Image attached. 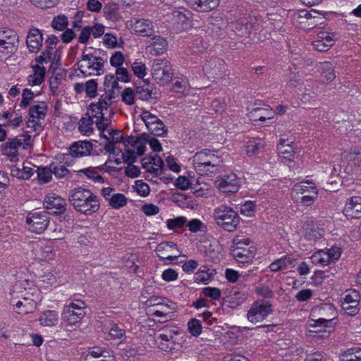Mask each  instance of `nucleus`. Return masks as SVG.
I'll use <instances>...</instances> for the list:
<instances>
[{"mask_svg": "<svg viewBox=\"0 0 361 361\" xmlns=\"http://www.w3.org/2000/svg\"><path fill=\"white\" fill-rule=\"evenodd\" d=\"M159 332L155 341L163 351L178 350L186 342V333L177 326H165Z\"/></svg>", "mask_w": 361, "mask_h": 361, "instance_id": "obj_1", "label": "nucleus"}, {"mask_svg": "<svg viewBox=\"0 0 361 361\" xmlns=\"http://www.w3.org/2000/svg\"><path fill=\"white\" fill-rule=\"evenodd\" d=\"M221 162L220 157L208 149L197 152L193 157L195 169L199 173H216Z\"/></svg>", "mask_w": 361, "mask_h": 361, "instance_id": "obj_2", "label": "nucleus"}, {"mask_svg": "<svg viewBox=\"0 0 361 361\" xmlns=\"http://www.w3.org/2000/svg\"><path fill=\"white\" fill-rule=\"evenodd\" d=\"M213 214L216 224L229 232L235 230L240 221L238 214L226 205H221L216 208Z\"/></svg>", "mask_w": 361, "mask_h": 361, "instance_id": "obj_3", "label": "nucleus"}, {"mask_svg": "<svg viewBox=\"0 0 361 361\" xmlns=\"http://www.w3.org/2000/svg\"><path fill=\"white\" fill-rule=\"evenodd\" d=\"M11 305L16 307L18 314H27L32 313L37 307V302L26 294H23L21 287L16 284L11 291Z\"/></svg>", "mask_w": 361, "mask_h": 361, "instance_id": "obj_4", "label": "nucleus"}, {"mask_svg": "<svg viewBox=\"0 0 361 361\" xmlns=\"http://www.w3.org/2000/svg\"><path fill=\"white\" fill-rule=\"evenodd\" d=\"M105 62L106 61L99 56L83 52L81 59L78 63V68L85 75H100L104 72V64Z\"/></svg>", "mask_w": 361, "mask_h": 361, "instance_id": "obj_5", "label": "nucleus"}, {"mask_svg": "<svg viewBox=\"0 0 361 361\" xmlns=\"http://www.w3.org/2000/svg\"><path fill=\"white\" fill-rule=\"evenodd\" d=\"M251 241L247 238L235 236L233 240L232 255L240 263L248 262L255 257V248L249 247Z\"/></svg>", "mask_w": 361, "mask_h": 361, "instance_id": "obj_6", "label": "nucleus"}, {"mask_svg": "<svg viewBox=\"0 0 361 361\" xmlns=\"http://www.w3.org/2000/svg\"><path fill=\"white\" fill-rule=\"evenodd\" d=\"M86 305L80 299L73 300L70 304L63 307L61 312L62 320L70 324H75L80 322L85 315V308Z\"/></svg>", "mask_w": 361, "mask_h": 361, "instance_id": "obj_7", "label": "nucleus"}, {"mask_svg": "<svg viewBox=\"0 0 361 361\" xmlns=\"http://www.w3.org/2000/svg\"><path fill=\"white\" fill-rule=\"evenodd\" d=\"M19 44L17 32L8 27L0 28V53L10 56L18 49Z\"/></svg>", "mask_w": 361, "mask_h": 361, "instance_id": "obj_8", "label": "nucleus"}, {"mask_svg": "<svg viewBox=\"0 0 361 361\" xmlns=\"http://www.w3.org/2000/svg\"><path fill=\"white\" fill-rule=\"evenodd\" d=\"M273 312L272 305L269 301L257 300L254 302L247 311V318L252 324H257Z\"/></svg>", "mask_w": 361, "mask_h": 361, "instance_id": "obj_9", "label": "nucleus"}, {"mask_svg": "<svg viewBox=\"0 0 361 361\" xmlns=\"http://www.w3.org/2000/svg\"><path fill=\"white\" fill-rule=\"evenodd\" d=\"M172 68L166 60H156L152 67V75L157 83L164 85L168 84L172 79Z\"/></svg>", "mask_w": 361, "mask_h": 361, "instance_id": "obj_10", "label": "nucleus"}, {"mask_svg": "<svg viewBox=\"0 0 361 361\" xmlns=\"http://www.w3.org/2000/svg\"><path fill=\"white\" fill-rule=\"evenodd\" d=\"M317 313L323 317L317 319H312V322L310 324L311 327L323 326V327H332V321L334 319V314H335L333 306L324 304L317 309H315L311 316L314 317V313Z\"/></svg>", "mask_w": 361, "mask_h": 361, "instance_id": "obj_11", "label": "nucleus"}, {"mask_svg": "<svg viewBox=\"0 0 361 361\" xmlns=\"http://www.w3.org/2000/svg\"><path fill=\"white\" fill-rule=\"evenodd\" d=\"M26 222L32 232L41 233L47 228L49 217L46 212H35L28 214Z\"/></svg>", "mask_w": 361, "mask_h": 361, "instance_id": "obj_12", "label": "nucleus"}, {"mask_svg": "<svg viewBox=\"0 0 361 361\" xmlns=\"http://www.w3.org/2000/svg\"><path fill=\"white\" fill-rule=\"evenodd\" d=\"M215 185L224 193L237 192L240 188V182L235 173L218 176L215 180Z\"/></svg>", "mask_w": 361, "mask_h": 361, "instance_id": "obj_13", "label": "nucleus"}, {"mask_svg": "<svg viewBox=\"0 0 361 361\" xmlns=\"http://www.w3.org/2000/svg\"><path fill=\"white\" fill-rule=\"evenodd\" d=\"M135 94L140 99L149 101L152 99H157L159 92V89L154 83L149 80H143L137 84Z\"/></svg>", "mask_w": 361, "mask_h": 361, "instance_id": "obj_14", "label": "nucleus"}, {"mask_svg": "<svg viewBox=\"0 0 361 361\" xmlns=\"http://www.w3.org/2000/svg\"><path fill=\"white\" fill-rule=\"evenodd\" d=\"M44 207L54 214H64L66 212V201L56 194L47 195L43 201Z\"/></svg>", "mask_w": 361, "mask_h": 361, "instance_id": "obj_15", "label": "nucleus"}, {"mask_svg": "<svg viewBox=\"0 0 361 361\" xmlns=\"http://www.w3.org/2000/svg\"><path fill=\"white\" fill-rule=\"evenodd\" d=\"M157 256L164 260L172 262L177 259L180 252L176 248V245L173 242H162L156 248Z\"/></svg>", "mask_w": 361, "mask_h": 361, "instance_id": "obj_16", "label": "nucleus"}, {"mask_svg": "<svg viewBox=\"0 0 361 361\" xmlns=\"http://www.w3.org/2000/svg\"><path fill=\"white\" fill-rule=\"evenodd\" d=\"M100 207L99 198L91 191L81 204L75 209L86 216L97 212Z\"/></svg>", "mask_w": 361, "mask_h": 361, "instance_id": "obj_17", "label": "nucleus"}, {"mask_svg": "<svg viewBox=\"0 0 361 361\" xmlns=\"http://www.w3.org/2000/svg\"><path fill=\"white\" fill-rule=\"evenodd\" d=\"M94 104H96V103H92L90 105L89 110L92 111V116L97 118L95 121L97 128L102 132V133H103V132L107 128L109 124L111 123V116H114V112L111 110L109 117H106L105 116V111H108L109 107L104 108L99 106V107H101L99 108L100 109L97 111V109L96 107L93 106Z\"/></svg>", "mask_w": 361, "mask_h": 361, "instance_id": "obj_18", "label": "nucleus"}, {"mask_svg": "<svg viewBox=\"0 0 361 361\" xmlns=\"http://www.w3.org/2000/svg\"><path fill=\"white\" fill-rule=\"evenodd\" d=\"M348 219H359L361 217V197L354 196L348 199L343 210Z\"/></svg>", "mask_w": 361, "mask_h": 361, "instance_id": "obj_19", "label": "nucleus"}, {"mask_svg": "<svg viewBox=\"0 0 361 361\" xmlns=\"http://www.w3.org/2000/svg\"><path fill=\"white\" fill-rule=\"evenodd\" d=\"M335 43L333 35L326 31L322 30L317 34V38L313 40L312 45L319 51H328Z\"/></svg>", "mask_w": 361, "mask_h": 361, "instance_id": "obj_20", "label": "nucleus"}, {"mask_svg": "<svg viewBox=\"0 0 361 361\" xmlns=\"http://www.w3.org/2000/svg\"><path fill=\"white\" fill-rule=\"evenodd\" d=\"M132 28L135 33L142 37H149L154 33L153 23L147 19H135Z\"/></svg>", "mask_w": 361, "mask_h": 361, "instance_id": "obj_21", "label": "nucleus"}, {"mask_svg": "<svg viewBox=\"0 0 361 361\" xmlns=\"http://www.w3.org/2000/svg\"><path fill=\"white\" fill-rule=\"evenodd\" d=\"M23 142L21 139L13 138L8 140L2 145L3 154L7 156L11 161L18 160V149L22 146Z\"/></svg>", "mask_w": 361, "mask_h": 361, "instance_id": "obj_22", "label": "nucleus"}, {"mask_svg": "<svg viewBox=\"0 0 361 361\" xmlns=\"http://www.w3.org/2000/svg\"><path fill=\"white\" fill-rule=\"evenodd\" d=\"M42 34L39 29L32 28L29 31L27 35L26 44L31 52H38L42 45Z\"/></svg>", "mask_w": 361, "mask_h": 361, "instance_id": "obj_23", "label": "nucleus"}, {"mask_svg": "<svg viewBox=\"0 0 361 361\" xmlns=\"http://www.w3.org/2000/svg\"><path fill=\"white\" fill-rule=\"evenodd\" d=\"M119 88L118 80L116 78L112 85H111V88L106 89V93L102 94L99 99V101L96 102V104H94L93 106H95L98 111L100 109L99 106L102 107H109L112 102L111 100L115 98V90Z\"/></svg>", "mask_w": 361, "mask_h": 361, "instance_id": "obj_24", "label": "nucleus"}, {"mask_svg": "<svg viewBox=\"0 0 361 361\" xmlns=\"http://www.w3.org/2000/svg\"><path fill=\"white\" fill-rule=\"evenodd\" d=\"M69 149L71 156L81 157L90 154L92 144L89 141H77L71 145Z\"/></svg>", "mask_w": 361, "mask_h": 361, "instance_id": "obj_25", "label": "nucleus"}, {"mask_svg": "<svg viewBox=\"0 0 361 361\" xmlns=\"http://www.w3.org/2000/svg\"><path fill=\"white\" fill-rule=\"evenodd\" d=\"M149 42V44L147 48L149 49L150 54L155 56L164 54L168 47V42L166 38L160 35L154 36Z\"/></svg>", "mask_w": 361, "mask_h": 361, "instance_id": "obj_26", "label": "nucleus"}, {"mask_svg": "<svg viewBox=\"0 0 361 361\" xmlns=\"http://www.w3.org/2000/svg\"><path fill=\"white\" fill-rule=\"evenodd\" d=\"M193 9L200 12H209L215 9L219 4V0H185Z\"/></svg>", "mask_w": 361, "mask_h": 361, "instance_id": "obj_27", "label": "nucleus"}, {"mask_svg": "<svg viewBox=\"0 0 361 361\" xmlns=\"http://www.w3.org/2000/svg\"><path fill=\"white\" fill-rule=\"evenodd\" d=\"M91 192L90 190L78 187L71 190L68 200L74 209L77 208Z\"/></svg>", "mask_w": 361, "mask_h": 361, "instance_id": "obj_28", "label": "nucleus"}, {"mask_svg": "<svg viewBox=\"0 0 361 361\" xmlns=\"http://www.w3.org/2000/svg\"><path fill=\"white\" fill-rule=\"evenodd\" d=\"M252 17H243L238 20L235 25V29L240 35H248L250 32L256 29V22H252Z\"/></svg>", "mask_w": 361, "mask_h": 361, "instance_id": "obj_29", "label": "nucleus"}, {"mask_svg": "<svg viewBox=\"0 0 361 361\" xmlns=\"http://www.w3.org/2000/svg\"><path fill=\"white\" fill-rule=\"evenodd\" d=\"M35 247H33V250L35 252V257L39 260H49L53 258V247L51 245L48 244H36Z\"/></svg>", "mask_w": 361, "mask_h": 361, "instance_id": "obj_30", "label": "nucleus"}, {"mask_svg": "<svg viewBox=\"0 0 361 361\" xmlns=\"http://www.w3.org/2000/svg\"><path fill=\"white\" fill-rule=\"evenodd\" d=\"M224 66V61L220 59H212L203 66V71L212 77H219L221 71L219 68Z\"/></svg>", "mask_w": 361, "mask_h": 361, "instance_id": "obj_31", "label": "nucleus"}, {"mask_svg": "<svg viewBox=\"0 0 361 361\" xmlns=\"http://www.w3.org/2000/svg\"><path fill=\"white\" fill-rule=\"evenodd\" d=\"M33 74L27 77V81L31 85H39L44 80L46 69L39 65L32 66Z\"/></svg>", "mask_w": 361, "mask_h": 361, "instance_id": "obj_32", "label": "nucleus"}, {"mask_svg": "<svg viewBox=\"0 0 361 361\" xmlns=\"http://www.w3.org/2000/svg\"><path fill=\"white\" fill-rule=\"evenodd\" d=\"M59 321L58 312L55 310H47L42 312L39 318L40 324L44 326H54Z\"/></svg>", "mask_w": 361, "mask_h": 361, "instance_id": "obj_33", "label": "nucleus"}, {"mask_svg": "<svg viewBox=\"0 0 361 361\" xmlns=\"http://www.w3.org/2000/svg\"><path fill=\"white\" fill-rule=\"evenodd\" d=\"M47 112V106L44 102L33 105L30 108L29 116L30 118L44 119Z\"/></svg>", "mask_w": 361, "mask_h": 361, "instance_id": "obj_34", "label": "nucleus"}, {"mask_svg": "<svg viewBox=\"0 0 361 361\" xmlns=\"http://www.w3.org/2000/svg\"><path fill=\"white\" fill-rule=\"evenodd\" d=\"M93 118L94 116H92V111H91V114L88 117H82L80 120L78 129L81 133L89 135L93 132Z\"/></svg>", "mask_w": 361, "mask_h": 361, "instance_id": "obj_35", "label": "nucleus"}, {"mask_svg": "<svg viewBox=\"0 0 361 361\" xmlns=\"http://www.w3.org/2000/svg\"><path fill=\"white\" fill-rule=\"evenodd\" d=\"M345 159L348 164L353 165L355 167L361 166V148H352L346 154Z\"/></svg>", "mask_w": 361, "mask_h": 361, "instance_id": "obj_36", "label": "nucleus"}, {"mask_svg": "<svg viewBox=\"0 0 361 361\" xmlns=\"http://www.w3.org/2000/svg\"><path fill=\"white\" fill-rule=\"evenodd\" d=\"M312 85L305 86V91L302 94L301 100L307 102L310 99H316L319 95L318 85L317 82H312Z\"/></svg>", "mask_w": 361, "mask_h": 361, "instance_id": "obj_37", "label": "nucleus"}, {"mask_svg": "<svg viewBox=\"0 0 361 361\" xmlns=\"http://www.w3.org/2000/svg\"><path fill=\"white\" fill-rule=\"evenodd\" d=\"M341 361H361V348L348 349L342 354Z\"/></svg>", "mask_w": 361, "mask_h": 361, "instance_id": "obj_38", "label": "nucleus"}, {"mask_svg": "<svg viewBox=\"0 0 361 361\" xmlns=\"http://www.w3.org/2000/svg\"><path fill=\"white\" fill-rule=\"evenodd\" d=\"M128 200L122 193H116L112 195L109 198V204L114 209H119L127 204Z\"/></svg>", "mask_w": 361, "mask_h": 361, "instance_id": "obj_39", "label": "nucleus"}, {"mask_svg": "<svg viewBox=\"0 0 361 361\" xmlns=\"http://www.w3.org/2000/svg\"><path fill=\"white\" fill-rule=\"evenodd\" d=\"M279 153L281 154L283 159L292 161L293 159V147L289 144L286 145L284 140H281L277 146Z\"/></svg>", "mask_w": 361, "mask_h": 361, "instance_id": "obj_40", "label": "nucleus"}, {"mask_svg": "<svg viewBox=\"0 0 361 361\" xmlns=\"http://www.w3.org/2000/svg\"><path fill=\"white\" fill-rule=\"evenodd\" d=\"M190 88V85L186 78H178L173 83L172 91L182 94H185Z\"/></svg>", "mask_w": 361, "mask_h": 361, "instance_id": "obj_41", "label": "nucleus"}, {"mask_svg": "<svg viewBox=\"0 0 361 361\" xmlns=\"http://www.w3.org/2000/svg\"><path fill=\"white\" fill-rule=\"evenodd\" d=\"M304 361H332L331 358L320 351L305 352Z\"/></svg>", "mask_w": 361, "mask_h": 361, "instance_id": "obj_42", "label": "nucleus"}, {"mask_svg": "<svg viewBox=\"0 0 361 361\" xmlns=\"http://www.w3.org/2000/svg\"><path fill=\"white\" fill-rule=\"evenodd\" d=\"M103 12L106 19L113 21H116L121 18L116 5H106L104 7Z\"/></svg>", "mask_w": 361, "mask_h": 361, "instance_id": "obj_43", "label": "nucleus"}, {"mask_svg": "<svg viewBox=\"0 0 361 361\" xmlns=\"http://www.w3.org/2000/svg\"><path fill=\"white\" fill-rule=\"evenodd\" d=\"M188 330L195 337L199 336L202 330L201 322L197 319H192L188 322Z\"/></svg>", "mask_w": 361, "mask_h": 361, "instance_id": "obj_44", "label": "nucleus"}, {"mask_svg": "<svg viewBox=\"0 0 361 361\" xmlns=\"http://www.w3.org/2000/svg\"><path fill=\"white\" fill-rule=\"evenodd\" d=\"M106 353L99 347H93L90 348L87 355L85 357V361H93V359H105L106 356L104 355Z\"/></svg>", "mask_w": 361, "mask_h": 361, "instance_id": "obj_45", "label": "nucleus"}, {"mask_svg": "<svg viewBox=\"0 0 361 361\" xmlns=\"http://www.w3.org/2000/svg\"><path fill=\"white\" fill-rule=\"evenodd\" d=\"M53 174L58 178H68L71 176L70 171L64 165L51 164Z\"/></svg>", "mask_w": 361, "mask_h": 361, "instance_id": "obj_46", "label": "nucleus"}, {"mask_svg": "<svg viewBox=\"0 0 361 361\" xmlns=\"http://www.w3.org/2000/svg\"><path fill=\"white\" fill-rule=\"evenodd\" d=\"M264 145L262 141L257 140H249L246 145V152L248 155H253L257 153Z\"/></svg>", "mask_w": 361, "mask_h": 361, "instance_id": "obj_47", "label": "nucleus"}, {"mask_svg": "<svg viewBox=\"0 0 361 361\" xmlns=\"http://www.w3.org/2000/svg\"><path fill=\"white\" fill-rule=\"evenodd\" d=\"M109 336L111 339H123L126 338V330L117 324H114L109 329Z\"/></svg>", "mask_w": 361, "mask_h": 361, "instance_id": "obj_48", "label": "nucleus"}, {"mask_svg": "<svg viewBox=\"0 0 361 361\" xmlns=\"http://www.w3.org/2000/svg\"><path fill=\"white\" fill-rule=\"evenodd\" d=\"M37 178L39 180L44 183H49L51 180V174H53L51 164L49 168H37Z\"/></svg>", "mask_w": 361, "mask_h": 361, "instance_id": "obj_49", "label": "nucleus"}, {"mask_svg": "<svg viewBox=\"0 0 361 361\" xmlns=\"http://www.w3.org/2000/svg\"><path fill=\"white\" fill-rule=\"evenodd\" d=\"M150 133L156 136H164L167 133V128L161 121H159L151 126H148Z\"/></svg>", "mask_w": 361, "mask_h": 361, "instance_id": "obj_50", "label": "nucleus"}, {"mask_svg": "<svg viewBox=\"0 0 361 361\" xmlns=\"http://www.w3.org/2000/svg\"><path fill=\"white\" fill-rule=\"evenodd\" d=\"M97 82L95 80H90L85 83V92L90 98H94L97 95Z\"/></svg>", "mask_w": 361, "mask_h": 361, "instance_id": "obj_51", "label": "nucleus"}, {"mask_svg": "<svg viewBox=\"0 0 361 361\" xmlns=\"http://www.w3.org/2000/svg\"><path fill=\"white\" fill-rule=\"evenodd\" d=\"M79 173L85 175L88 178L93 180L95 182L103 183L104 178L101 176L94 168H87L81 169Z\"/></svg>", "mask_w": 361, "mask_h": 361, "instance_id": "obj_52", "label": "nucleus"}, {"mask_svg": "<svg viewBox=\"0 0 361 361\" xmlns=\"http://www.w3.org/2000/svg\"><path fill=\"white\" fill-rule=\"evenodd\" d=\"M135 92L130 87H126L123 90L121 97L122 101L127 105L131 106L135 103Z\"/></svg>", "mask_w": 361, "mask_h": 361, "instance_id": "obj_53", "label": "nucleus"}, {"mask_svg": "<svg viewBox=\"0 0 361 361\" xmlns=\"http://www.w3.org/2000/svg\"><path fill=\"white\" fill-rule=\"evenodd\" d=\"M68 25V18L65 16H58L55 17L51 23L54 29L57 30H63Z\"/></svg>", "mask_w": 361, "mask_h": 361, "instance_id": "obj_54", "label": "nucleus"}, {"mask_svg": "<svg viewBox=\"0 0 361 361\" xmlns=\"http://www.w3.org/2000/svg\"><path fill=\"white\" fill-rule=\"evenodd\" d=\"M186 223V218L178 216L167 220L166 226L169 230H175L176 228H182Z\"/></svg>", "mask_w": 361, "mask_h": 361, "instance_id": "obj_55", "label": "nucleus"}, {"mask_svg": "<svg viewBox=\"0 0 361 361\" xmlns=\"http://www.w3.org/2000/svg\"><path fill=\"white\" fill-rule=\"evenodd\" d=\"M12 174L13 176H16L20 178L23 179H28L33 174V169L30 167L24 166L22 170L18 169L16 170H12Z\"/></svg>", "mask_w": 361, "mask_h": 361, "instance_id": "obj_56", "label": "nucleus"}, {"mask_svg": "<svg viewBox=\"0 0 361 361\" xmlns=\"http://www.w3.org/2000/svg\"><path fill=\"white\" fill-rule=\"evenodd\" d=\"M22 97L20 106L25 109L28 106L30 101L33 99L34 93L31 90L25 88L23 90Z\"/></svg>", "mask_w": 361, "mask_h": 361, "instance_id": "obj_57", "label": "nucleus"}, {"mask_svg": "<svg viewBox=\"0 0 361 361\" xmlns=\"http://www.w3.org/2000/svg\"><path fill=\"white\" fill-rule=\"evenodd\" d=\"M132 69L134 74L139 78H143L146 75V66L142 62H134Z\"/></svg>", "mask_w": 361, "mask_h": 361, "instance_id": "obj_58", "label": "nucleus"}, {"mask_svg": "<svg viewBox=\"0 0 361 361\" xmlns=\"http://www.w3.org/2000/svg\"><path fill=\"white\" fill-rule=\"evenodd\" d=\"M187 226L189 230L193 233L199 231H204L206 229V226L200 220L196 219L189 221Z\"/></svg>", "mask_w": 361, "mask_h": 361, "instance_id": "obj_59", "label": "nucleus"}, {"mask_svg": "<svg viewBox=\"0 0 361 361\" xmlns=\"http://www.w3.org/2000/svg\"><path fill=\"white\" fill-rule=\"evenodd\" d=\"M141 117H142V121L145 122L147 128H148V126H151L153 124H155V123L161 121L159 118H157V116H156L154 114H152L150 112H149L147 111H143Z\"/></svg>", "mask_w": 361, "mask_h": 361, "instance_id": "obj_60", "label": "nucleus"}, {"mask_svg": "<svg viewBox=\"0 0 361 361\" xmlns=\"http://www.w3.org/2000/svg\"><path fill=\"white\" fill-rule=\"evenodd\" d=\"M255 209V202H252V201H247L241 205L240 212H241V214H243L247 216H252L254 215Z\"/></svg>", "mask_w": 361, "mask_h": 361, "instance_id": "obj_61", "label": "nucleus"}, {"mask_svg": "<svg viewBox=\"0 0 361 361\" xmlns=\"http://www.w3.org/2000/svg\"><path fill=\"white\" fill-rule=\"evenodd\" d=\"M330 271H316L314 273V275L312 276V282L318 286L322 284L323 280L324 279L329 278Z\"/></svg>", "mask_w": 361, "mask_h": 361, "instance_id": "obj_62", "label": "nucleus"}, {"mask_svg": "<svg viewBox=\"0 0 361 361\" xmlns=\"http://www.w3.org/2000/svg\"><path fill=\"white\" fill-rule=\"evenodd\" d=\"M202 293L213 300H219L221 297V290L217 288L206 287L202 289Z\"/></svg>", "mask_w": 361, "mask_h": 361, "instance_id": "obj_63", "label": "nucleus"}, {"mask_svg": "<svg viewBox=\"0 0 361 361\" xmlns=\"http://www.w3.org/2000/svg\"><path fill=\"white\" fill-rule=\"evenodd\" d=\"M124 62V56L121 51H116L110 58V64L114 67H120Z\"/></svg>", "mask_w": 361, "mask_h": 361, "instance_id": "obj_64", "label": "nucleus"}]
</instances>
